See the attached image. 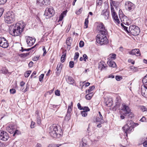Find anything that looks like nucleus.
Here are the masks:
<instances>
[{
  "label": "nucleus",
  "mask_w": 147,
  "mask_h": 147,
  "mask_svg": "<svg viewBox=\"0 0 147 147\" xmlns=\"http://www.w3.org/2000/svg\"><path fill=\"white\" fill-rule=\"evenodd\" d=\"M25 26V24L23 22L10 26L9 32L13 36H16L20 35L23 31Z\"/></svg>",
  "instance_id": "f257e3e1"
},
{
  "label": "nucleus",
  "mask_w": 147,
  "mask_h": 147,
  "mask_svg": "<svg viewBox=\"0 0 147 147\" xmlns=\"http://www.w3.org/2000/svg\"><path fill=\"white\" fill-rule=\"evenodd\" d=\"M121 113L125 116H128V120H131L134 117L133 113L131 112V110L128 106L125 103L122 104Z\"/></svg>",
  "instance_id": "f03ea898"
},
{
  "label": "nucleus",
  "mask_w": 147,
  "mask_h": 147,
  "mask_svg": "<svg viewBox=\"0 0 147 147\" xmlns=\"http://www.w3.org/2000/svg\"><path fill=\"white\" fill-rule=\"evenodd\" d=\"M131 120H128L127 123L122 127V129L126 134V136H127L128 134L130 133L134 130V128L136 123H134Z\"/></svg>",
  "instance_id": "7ed1b4c3"
},
{
  "label": "nucleus",
  "mask_w": 147,
  "mask_h": 147,
  "mask_svg": "<svg viewBox=\"0 0 147 147\" xmlns=\"http://www.w3.org/2000/svg\"><path fill=\"white\" fill-rule=\"evenodd\" d=\"M107 34L103 33L98 34L96 38V42L101 45L107 44L109 42L107 37Z\"/></svg>",
  "instance_id": "20e7f679"
},
{
  "label": "nucleus",
  "mask_w": 147,
  "mask_h": 147,
  "mask_svg": "<svg viewBox=\"0 0 147 147\" xmlns=\"http://www.w3.org/2000/svg\"><path fill=\"white\" fill-rule=\"evenodd\" d=\"M4 18L5 22L8 24L13 23L15 20L14 15L13 12L7 13L5 16Z\"/></svg>",
  "instance_id": "39448f33"
},
{
  "label": "nucleus",
  "mask_w": 147,
  "mask_h": 147,
  "mask_svg": "<svg viewBox=\"0 0 147 147\" xmlns=\"http://www.w3.org/2000/svg\"><path fill=\"white\" fill-rule=\"evenodd\" d=\"M119 18L123 23L127 25H129L131 24V22L130 20L128 19L127 17L123 13L121 9L119 10Z\"/></svg>",
  "instance_id": "423d86ee"
},
{
  "label": "nucleus",
  "mask_w": 147,
  "mask_h": 147,
  "mask_svg": "<svg viewBox=\"0 0 147 147\" xmlns=\"http://www.w3.org/2000/svg\"><path fill=\"white\" fill-rule=\"evenodd\" d=\"M128 31V33H130L134 36H136L138 35L140 30L138 26L135 25H132L129 26Z\"/></svg>",
  "instance_id": "0eeeda50"
},
{
  "label": "nucleus",
  "mask_w": 147,
  "mask_h": 147,
  "mask_svg": "<svg viewBox=\"0 0 147 147\" xmlns=\"http://www.w3.org/2000/svg\"><path fill=\"white\" fill-rule=\"evenodd\" d=\"M55 14V11L52 7L47 8L45 11L44 15L46 19L49 18L53 16Z\"/></svg>",
  "instance_id": "6e6552de"
},
{
  "label": "nucleus",
  "mask_w": 147,
  "mask_h": 147,
  "mask_svg": "<svg viewBox=\"0 0 147 147\" xmlns=\"http://www.w3.org/2000/svg\"><path fill=\"white\" fill-rule=\"evenodd\" d=\"M124 6L126 10L130 12L133 11L135 8V5L133 3L129 1L125 3Z\"/></svg>",
  "instance_id": "1a4fd4ad"
},
{
  "label": "nucleus",
  "mask_w": 147,
  "mask_h": 147,
  "mask_svg": "<svg viewBox=\"0 0 147 147\" xmlns=\"http://www.w3.org/2000/svg\"><path fill=\"white\" fill-rule=\"evenodd\" d=\"M97 29L99 31V34H107L108 32L105 25L102 23H99L97 27Z\"/></svg>",
  "instance_id": "9d476101"
},
{
  "label": "nucleus",
  "mask_w": 147,
  "mask_h": 147,
  "mask_svg": "<svg viewBox=\"0 0 147 147\" xmlns=\"http://www.w3.org/2000/svg\"><path fill=\"white\" fill-rule=\"evenodd\" d=\"M62 129H60L57 131H49V133L51 137L54 138H59L62 134Z\"/></svg>",
  "instance_id": "9b49d317"
},
{
  "label": "nucleus",
  "mask_w": 147,
  "mask_h": 147,
  "mask_svg": "<svg viewBox=\"0 0 147 147\" xmlns=\"http://www.w3.org/2000/svg\"><path fill=\"white\" fill-rule=\"evenodd\" d=\"M9 138V136L7 132L3 131H0V140L6 141Z\"/></svg>",
  "instance_id": "f8f14e48"
},
{
  "label": "nucleus",
  "mask_w": 147,
  "mask_h": 147,
  "mask_svg": "<svg viewBox=\"0 0 147 147\" xmlns=\"http://www.w3.org/2000/svg\"><path fill=\"white\" fill-rule=\"evenodd\" d=\"M9 46V43L4 37H0V46L3 48H7Z\"/></svg>",
  "instance_id": "ddd939ff"
},
{
  "label": "nucleus",
  "mask_w": 147,
  "mask_h": 147,
  "mask_svg": "<svg viewBox=\"0 0 147 147\" xmlns=\"http://www.w3.org/2000/svg\"><path fill=\"white\" fill-rule=\"evenodd\" d=\"M111 11L112 18L115 22L118 24H119L120 22L119 20V19L118 15L115 11V10L113 9L112 8V10H111Z\"/></svg>",
  "instance_id": "4468645a"
},
{
  "label": "nucleus",
  "mask_w": 147,
  "mask_h": 147,
  "mask_svg": "<svg viewBox=\"0 0 147 147\" xmlns=\"http://www.w3.org/2000/svg\"><path fill=\"white\" fill-rule=\"evenodd\" d=\"M73 107V103L71 102V105L69 106L68 107L67 111L66 116L65 117V119L66 121H69L70 118V113L72 111Z\"/></svg>",
  "instance_id": "2eb2a0df"
},
{
  "label": "nucleus",
  "mask_w": 147,
  "mask_h": 147,
  "mask_svg": "<svg viewBox=\"0 0 147 147\" xmlns=\"http://www.w3.org/2000/svg\"><path fill=\"white\" fill-rule=\"evenodd\" d=\"M50 3V0H38L36 3L38 5L42 6L43 5H48Z\"/></svg>",
  "instance_id": "dca6fc26"
},
{
  "label": "nucleus",
  "mask_w": 147,
  "mask_h": 147,
  "mask_svg": "<svg viewBox=\"0 0 147 147\" xmlns=\"http://www.w3.org/2000/svg\"><path fill=\"white\" fill-rule=\"evenodd\" d=\"M36 40L34 38L28 36L27 37L26 41L28 46L30 47L33 45Z\"/></svg>",
  "instance_id": "f3484780"
},
{
  "label": "nucleus",
  "mask_w": 147,
  "mask_h": 147,
  "mask_svg": "<svg viewBox=\"0 0 147 147\" xmlns=\"http://www.w3.org/2000/svg\"><path fill=\"white\" fill-rule=\"evenodd\" d=\"M110 4L111 9V10H112V8L113 9H114L113 6H114L116 9H117V7L119 6L120 3L118 1H114L113 0H110Z\"/></svg>",
  "instance_id": "a211bd4d"
},
{
  "label": "nucleus",
  "mask_w": 147,
  "mask_h": 147,
  "mask_svg": "<svg viewBox=\"0 0 147 147\" xmlns=\"http://www.w3.org/2000/svg\"><path fill=\"white\" fill-rule=\"evenodd\" d=\"M115 101L114 107L115 109H117L119 108L121 103V99L120 97H117L116 98Z\"/></svg>",
  "instance_id": "6ab92c4d"
},
{
  "label": "nucleus",
  "mask_w": 147,
  "mask_h": 147,
  "mask_svg": "<svg viewBox=\"0 0 147 147\" xmlns=\"http://www.w3.org/2000/svg\"><path fill=\"white\" fill-rule=\"evenodd\" d=\"M129 54L131 55H136L137 56H140L141 55L140 50L138 49H132L129 52Z\"/></svg>",
  "instance_id": "aec40b11"
},
{
  "label": "nucleus",
  "mask_w": 147,
  "mask_h": 147,
  "mask_svg": "<svg viewBox=\"0 0 147 147\" xmlns=\"http://www.w3.org/2000/svg\"><path fill=\"white\" fill-rule=\"evenodd\" d=\"M101 15L103 16L105 20H107L109 17V12L107 9L103 10L101 12Z\"/></svg>",
  "instance_id": "412c9836"
},
{
  "label": "nucleus",
  "mask_w": 147,
  "mask_h": 147,
  "mask_svg": "<svg viewBox=\"0 0 147 147\" xmlns=\"http://www.w3.org/2000/svg\"><path fill=\"white\" fill-rule=\"evenodd\" d=\"M99 115V117H97L96 119V122H98L101 124L104 123V120L103 119V117L101 114V113L100 111L98 112Z\"/></svg>",
  "instance_id": "4be33fe9"
},
{
  "label": "nucleus",
  "mask_w": 147,
  "mask_h": 147,
  "mask_svg": "<svg viewBox=\"0 0 147 147\" xmlns=\"http://www.w3.org/2000/svg\"><path fill=\"white\" fill-rule=\"evenodd\" d=\"M63 64L61 63H59L57 65L56 68L57 71H56V74L57 76L59 75L61 72Z\"/></svg>",
  "instance_id": "5701e85b"
},
{
  "label": "nucleus",
  "mask_w": 147,
  "mask_h": 147,
  "mask_svg": "<svg viewBox=\"0 0 147 147\" xmlns=\"http://www.w3.org/2000/svg\"><path fill=\"white\" fill-rule=\"evenodd\" d=\"M107 67V65L103 61H101L98 64V68L101 70L104 68H105Z\"/></svg>",
  "instance_id": "b1692460"
},
{
  "label": "nucleus",
  "mask_w": 147,
  "mask_h": 147,
  "mask_svg": "<svg viewBox=\"0 0 147 147\" xmlns=\"http://www.w3.org/2000/svg\"><path fill=\"white\" fill-rule=\"evenodd\" d=\"M144 88H142L141 93L143 96L147 98V87L144 86Z\"/></svg>",
  "instance_id": "393cba45"
},
{
  "label": "nucleus",
  "mask_w": 147,
  "mask_h": 147,
  "mask_svg": "<svg viewBox=\"0 0 147 147\" xmlns=\"http://www.w3.org/2000/svg\"><path fill=\"white\" fill-rule=\"evenodd\" d=\"M7 130L10 134H13L14 132L13 126L11 125H10L6 127Z\"/></svg>",
  "instance_id": "a878e982"
},
{
  "label": "nucleus",
  "mask_w": 147,
  "mask_h": 147,
  "mask_svg": "<svg viewBox=\"0 0 147 147\" xmlns=\"http://www.w3.org/2000/svg\"><path fill=\"white\" fill-rule=\"evenodd\" d=\"M107 63L109 66L111 67L114 68L116 66V64L114 61L109 60L107 61Z\"/></svg>",
  "instance_id": "bb28decb"
},
{
  "label": "nucleus",
  "mask_w": 147,
  "mask_h": 147,
  "mask_svg": "<svg viewBox=\"0 0 147 147\" xmlns=\"http://www.w3.org/2000/svg\"><path fill=\"white\" fill-rule=\"evenodd\" d=\"M50 129V131H59L57 127L55 125H53L50 126L49 128Z\"/></svg>",
  "instance_id": "cd10ccee"
},
{
  "label": "nucleus",
  "mask_w": 147,
  "mask_h": 147,
  "mask_svg": "<svg viewBox=\"0 0 147 147\" xmlns=\"http://www.w3.org/2000/svg\"><path fill=\"white\" fill-rule=\"evenodd\" d=\"M72 42V39L70 37H68L66 40V44L68 47H70L71 46V42Z\"/></svg>",
  "instance_id": "c85d7f7f"
},
{
  "label": "nucleus",
  "mask_w": 147,
  "mask_h": 147,
  "mask_svg": "<svg viewBox=\"0 0 147 147\" xmlns=\"http://www.w3.org/2000/svg\"><path fill=\"white\" fill-rule=\"evenodd\" d=\"M67 82L70 84H73L74 83V79L71 76H68Z\"/></svg>",
  "instance_id": "c756f323"
},
{
  "label": "nucleus",
  "mask_w": 147,
  "mask_h": 147,
  "mask_svg": "<svg viewBox=\"0 0 147 147\" xmlns=\"http://www.w3.org/2000/svg\"><path fill=\"white\" fill-rule=\"evenodd\" d=\"M66 13L67 12L66 11H64L59 16L58 22L61 21L62 20L64 17V16L66 15Z\"/></svg>",
  "instance_id": "7c9ffc66"
},
{
  "label": "nucleus",
  "mask_w": 147,
  "mask_h": 147,
  "mask_svg": "<svg viewBox=\"0 0 147 147\" xmlns=\"http://www.w3.org/2000/svg\"><path fill=\"white\" fill-rule=\"evenodd\" d=\"M88 93V94L86 95L85 97L87 100H89L91 99L92 96L93 95V94L92 92Z\"/></svg>",
  "instance_id": "2f4dec72"
},
{
  "label": "nucleus",
  "mask_w": 147,
  "mask_h": 147,
  "mask_svg": "<svg viewBox=\"0 0 147 147\" xmlns=\"http://www.w3.org/2000/svg\"><path fill=\"white\" fill-rule=\"evenodd\" d=\"M116 58V55L114 53H112L110 54L109 56V60H110V59L112 60L115 59Z\"/></svg>",
  "instance_id": "473e14b6"
},
{
  "label": "nucleus",
  "mask_w": 147,
  "mask_h": 147,
  "mask_svg": "<svg viewBox=\"0 0 147 147\" xmlns=\"http://www.w3.org/2000/svg\"><path fill=\"white\" fill-rule=\"evenodd\" d=\"M1 71V73L4 74H6L8 73V70L5 67H3L2 68Z\"/></svg>",
  "instance_id": "72a5a7b5"
},
{
  "label": "nucleus",
  "mask_w": 147,
  "mask_h": 147,
  "mask_svg": "<svg viewBox=\"0 0 147 147\" xmlns=\"http://www.w3.org/2000/svg\"><path fill=\"white\" fill-rule=\"evenodd\" d=\"M89 15H88L87 17L86 18L85 20V21L84 22V28H87L88 27V18H89Z\"/></svg>",
  "instance_id": "f704fd0d"
},
{
  "label": "nucleus",
  "mask_w": 147,
  "mask_h": 147,
  "mask_svg": "<svg viewBox=\"0 0 147 147\" xmlns=\"http://www.w3.org/2000/svg\"><path fill=\"white\" fill-rule=\"evenodd\" d=\"M95 86H90L89 87V89L87 90H86V92L88 93H90V92L92 91L94 88Z\"/></svg>",
  "instance_id": "c9c22d12"
},
{
  "label": "nucleus",
  "mask_w": 147,
  "mask_h": 147,
  "mask_svg": "<svg viewBox=\"0 0 147 147\" xmlns=\"http://www.w3.org/2000/svg\"><path fill=\"white\" fill-rule=\"evenodd\" d=\"M142 82L144 84L147 85V74L143 78Z\"/></svg>",
  "instance_id": "e433bc0d"
},
{
  "label": "nucleus",
  "mask_w": 147,
  "mask_h": 147,
  "mask_svg": "<svg viewBox=\"0 0 147 147\" xmlns=\"http://www.w3.org/2000/svg\"><path fill=\"white\" fill-rule=\"evenodd\" d=\"M139 108L142 111H147V108L144 106H140L139 107Z\"/></svg>",
  "instance_id": "4c0bfd02"
},
{
  "label": "nucleus",
  "mask_w": 147,
  "mask_h": 147,
  "mask_svg": "<svg viewBox=\"0 0 147 147\" xmlns=\"http://www.w3.org/2000/svg\"><path fill=\"white\" fill-rule=\"evenodd\" d=\"M61 144H50L47 147H59L61 146Z\"/></svg>",
  "instance_id": "58836bf2"
},
{
  "label": "nucleus",
  "mask_w": 147,
  "mask_h": 147,
  "mask_svg": "<svg viewBox=\"0 0 147 147\" xmlns=\"http://www.w3.org/2000/svg\"><path fill=\"white\" fill-rule=\"evenodd\" d=\"M29 54V53H23L22 54H20L19 55V56L22 57V58H25Z\"/></svg>",
  "instance_id": "ea45409f"
},
{
  "label": "nucleus",
  "mask_w": 147,
  "mask_h": 147,
  "mask_svg": "<svg viewBox=\"0 0 147 147\" xmlns=\"http://www.w3.org/2000/svg\"><path fill=\"white\" fill-rule=\"evenodd\" d=\"M79 147H87L86 143L84 142L83 141L81 142L80 144Z\"/></svg>",
  "instance_id": "a19ab883"
},
{
  "label": "nucleus",
  "mask_w": 147,
  "mask_h": 147,
  "mask_svg": "<svg viewBox=\"0 0 147 147\" xmlns=\"http://www.w3.org/2000/svg\"><path fill=\"white\" fill-rule=\"evenodd\" d=\"M31 72V71L30 70H28L24 74V76L25 77L27 78L29 76Z\"/></svg>",
  "instance_id": "79ce46f5"
},
{
  "label": "nucleus",
  "mask_w": 147,
  "mask_h": 147,
  "mask_svg": "<svg viewBox=\"0 0 147 147\" xmlns=\"http://www.w3.org/2000/svg\"><path fill=\"white\" fill-rule=\"evenodd\" d=\"M121 26L123 28L124 30L127 33H128V28L124 25L122 24L121 23Z\"/></svg>",
  "instance_id": "37998d69"
},
{
  "label": "nucleus",
  "mask_w": 147,
  "mask_h": 147,
  "mask_svg": "<svg viewBox=\"0 0 147 147\" xmlns=\"http://www.w3.org/2000/svg\"><path fill=\"white\" fill-rule=\"evenodd\" d=\"M37 123L38 125H40L41 123V119L40 116H36Z\"/></svg>",
  "instance_id": "c03bdc74"
},
{
  "label": "nucleus",
  "mask_w": 147,
  "mask_h": 147,
  "mask_svg": "<svg viewBox=\"0 0 147 147\" xmlns=\"http://www.w3.org/2000/svg\"><path fill=\"white\" fill-rule=\"evenodd\" d=\"M79 55V54L78 52H76L75 53V56L74 58V60L77 59L78 58Z\"/></svg>",
  "instance_id": "a18cd8bd"
},
{
  "label": "nucleus",
  "mask_w": 147,
  "mask_h": 147,
  "mask_svg": "<svg viewBox=\"0 0 147 147\" xmlns=\"http://www.w3.org/2000/svg\"><path fill=\"white\" fill-rule=\"evenodd\" d=\"M74 62L73 61H70L69 63V67L71 68L74 67Z\"/></svg>",
  "instance_id": "49530a36"
},
{
  "label": "nucleus",
  "mask_w": 147,
  "mask_h": 147,
  "mask_svg": "<svg viewBox=\"0 0 147 147\" xmlns=\"http://www.w3.org/2000/svg\"><path fill=\"white\" fill-rule=\"evenodd\" d=\"M81 115L83 117H86L87 115V112H85V111H81Z\"/></svg>",
  "instance_id": "de8ad7c7"
},
{
  "label": "nucleus",
  "mask_w": 147,
  "mask_h": 147,
  "mask_svg": "<svg viewBox=\"0 0 147 147\" xmlns=\"http://www.w3.org/2000/svg\"><path fill=\"white\" fill-rule=\"evenodd\" d=\"M82 11V8L81 7L80 8L77 12L76 13L77 15H79L81 13Z\"/></svg>",
  "instance_id": "09e8293b"
},
{
  "label": "nucleus",
  "mask_w": 147,
  "mask_h": 147,
  "mask_svg": "<svg viewBox=\"0 0 147 147\" xmlns=\"http://www.w3.org/2000/svg\"><path fill=\"white\" fill-rule=\"evenodd\" d=\"M55 95L57 96L60 95V91L59 90H57L55 92Z\"/></svg>",
  "instance_id": "8fccbe9b"
},
{
  "label": "nucleus",
  "mask_w": 147,
  "mask_h": 147,
  "mask_svg": "<svg viewBox=\"0 0 147 147\" xmlns=\"http://www.w3.org/2000/svg\"><path fill=\"white\" fill-rule=\"evenodd\" d=\"M14 132L13 134V136H15L16 135H18L19 133V131L17 129L15 130V131Z\"/></svg>",
  "instance_id": "3c124183"
},
{
  "label": "nucleus",
  "mask_w": 147,
  "mask_h": 147,
  "mask_svg": "<svg viewBox=\"0 0 147 147\" xmlns=\"http://www.w3.org/2000/svg\"><path fill=\"white\" fill-rule=\"evenodd\" d=\"M82 109L84 110V111H85V112H87L88 111H90V109L88 107H84V108H83Z\"/></svg>",
  "instance_id": "603ef678"
},
{
  "label": "nucleus",
  "mask_w": 147,
  "mask_h": 147,
  "mask_svg": "<svg viewBox=\"0 0 147 147\" xmlns=\"http://www.w3.org/2000/svg\"><path fill=\"white\" fill-rule=\"evenodd\" d=\"M84 43L82 41H80L79 43V46L80 47H82L84 46Z\"/></svg>",
  "instance_id": "864d4df0"
},
{
  "label": "nucleus",
  "mask_w": 147,
  "mask_h": 147,
  "mask_svg": "<svg viewBox=\"0 0 147 147\" xmlns=\"http://www.w3.org/2000/svg\"><path fill=\"white\" fill-rule=\"evenodd\" d=\"M44 77V74H41L40 76V78H39V80L40 82L42 81Z\"/></svg>",
  "instance_id": "5fc2aeb1"
},
{
  "label": "nucleus",
  "mask_w": 147,
  "mask_h": 147,
  "mask_svg": "<svg viewBox=\"0 0 147 147\" xmlns=\"http://www.w3.org/2000/svg\"><path fill=\"white\" fill-rule=\"evenodd\" d=\"M83 57L84 60L85 61H86V59H88L87 55L86 54H84L83 55Z\"/></svg>",
  "instance_id": "6e6d98bb"
},
{
  "label": "nucleus",
  "mask_w": 147,
  "mask_h": 147,
  "mask_svg": "<svg viewBox=\"0 0 147 147\" xmlns=\"http://www.w3.org/2000/svg\"><path fill=\"white\" fill-rule=\"evenodd\" d=\"M39 57V56H35L33 58L32 60L33 61H36L38 59Z\"/></svg>",
  "instance_id": "4d7b16f0"
},
{
  "label": "nucleus",
  "mask_w": 147,
  "mask_h": 147,
  "mask_svg": "<svg viewBox=\"0 0 147 147\" xmlns=\"http://www.w3.org/2000/svg\"><path fill=\"white\" fill-rule=\"evenodd\" d=\"M35 123L33 121H32L30 125V127L31 128H34L35 127Z\"/></svg>",
  "instance_id": "13d9d810"
},
{
  "label": "nucleus",
  "mask_w": 147,
  "mask_h": 147,
  "mask_svg": "<svg viewBox=\"0 0 147 147\" xmlns=\"http://www.w3.org/2000/svg\"><path fill=\"white\" fill-rule=\"evenodd\" d=\"M42 50L44 51L43 55V56H44L47 53L45 47H43Z\"/></svg>",
  "instance_id": "bf43d9fd"
},
{
  "label": "nucleus",
  "mask_w": 147,
  "mask_h": 147,
  "mask_svg": "<svg viewBox=\"0 0 147 147\" xmlns=\"http://www.w3.org/2000/svg\"><path fill=\"white\" fill-rule=\"evenodd\" d=\"M63 54L62 55L61 57L65 58L66 56V51H64L63 52Z\"/></svg>",
  "instance_id": "052dcab7"
},
{
  "label": "nucleus",
  "mask_w": 147,
  "mask_h": 147,
  "mask_svg": "<svg viewBox=\"0 0 147 147\" xmlns=\"http://www.w3.org/2000/svg\"><path fill=\"white\" fill-rule=\"evenodd\" d=\"M4 11L3 9L2 8H0V17L2 16Z\"/></svg>",
  "instance_id": "680f3d73"
},
{
  "label": "nucleus",
  "mask_w": 147,
  "mask_h": 147,
  "mask_svg": "<svg viewBox=\"0 0 147 147\" xmlns=\"http://www.w3.org/2000/svg\"><path fill=\"white\" fill-rule=\"evenodd\" d=\"M10 92L11 94H14L16 92V90L14 89H11L10 90Z\"/></svg>",
  "instance_id": "e2e57ef3"
},
{
  "label": "nucleus",
  "mask_w": 147,
  "mask_h": 147,
  "mask_svg": "<svg viewBox=\"0 0 147 147\" xmlns=\"http://www.w3.org/2000/svg\"><path fill=\"white\" fill-rule=\"evenodd\" d=\"M7 0H0V4H3L5 3Z\"/></svg>",
  "instance_id": "0e129e2a"
},
{
  "label": "nucleus",
  "mask_w": 147,
  "mask_h": 147,
  "mask_svg": "<svg viewBox=\"0 0 147 147\" xmlns=\"http://www.w3.org/2000/svg\"><path fill=\"white\" fill-rule=\"evenodd\" d=\"M115 78L116 80L117 81H119L120 80V78L122 79V78L121 77L117 76H115Z\"/></svg>",
  "instance_id": "69168bd1"
},
{
  "label": "nucleus",
  "mask_w": 147,
  "mask_h": 147,
  "mask_svg": "<svg viewBox=\"0 0 147 147\" xmlns=\"http://www.w3.org/2000/svg\"><path fill=\"white\" fill-rule=\"evenodd\" d=\"M77 106L78 107V108L80 110H82L83 107H82L81 106V105L80 103H78L77 104Z\"/></svg>",
  "instance_id": "338daca9"
},
{
  "label": "nucleus",
  "mask_w": 147,
  "mask_h": 147,
  "mask_svg": "<svg viewBox=\"0 0 147 147\" xmlns=\"http://www.w3.org/2000/svg\"><path fill=\"white\" fill-rule=\"evenodd\" d=\"M106 104L107 105H108L109 106H110L112 105V102H111L110 101L109 102V101H107Z\"/></svg>",
  "instance_id": "774afa93"
}]
</instances>
